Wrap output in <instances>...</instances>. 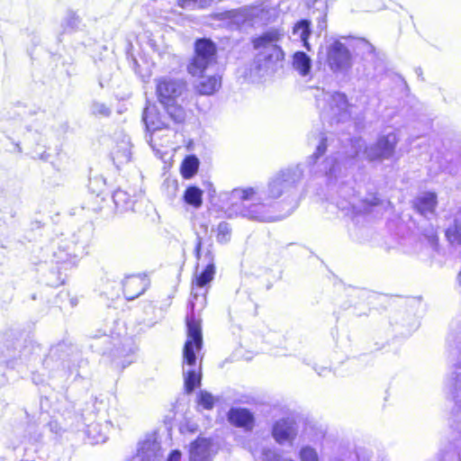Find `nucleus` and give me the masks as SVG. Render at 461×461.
I'll return each instance as SVG.
<instances>
[{
  "label": "nucleus",
  "instance_id": "nucleus-1",
  "mask_svg": "<svg viewBox=\"0 0 461 461\" xmlns=\"http://www.w3.org/2000/svg\"><path fill=\"white\" fill-rule=\"evenodd\" d=\"M333 140L328 132L312 133L309 141L315 152L305 162L281 168L271 176L264 187L233 189L230 194L229 216H242L258 221H277L290 215L299 204V186L306 176L336 180L339 172L338 158L330 156L321 160Z\"/></svg>",
  "mask_w": 461,
  "mask_h": 461
},
{
  "label": "nucleus",
  "instance_id": "nucleus-2",
  "mask_svg": "<svg viewBox=\"0 0 461 461\" xmlns=\"http://www.w3.org/2000/svg\"><path fill=\"white\" fill-rule=\"evenodd\" d=\"M194 254L197 259L206 263V267L193 281V299L189 302L191 312L186 316L187 339L183 350V375L185 388L187 393H192L195 387L199 386L202 379L201 365L197 364L196 352L202 349L203 337L200 321L195 319L194 312L197 303L203 305L205 292L199 294L198 290H202L209 284L213 279L215 274L212 252L207 249L203 258H202V238L198 234L196 236Z\"/></svg>",
  "mask_w": 461,
  "mask_h": 461
},
{
  "label": "nucleus",
  "instance_id": "nucleus-3",
  "mask_svg": "<svg viewBox=\"0 0 461 461\" xmlns=\"http://www.w3.org/2000/svg\"><path fill=\"white\" fill-rule=\"evenodd\" d=\"M87 364L77 348L66 341L52 346L42 362L51 376L63 380L82 377Z\"/></svg>",
  "mask_w": 461,
  "mask_h": 461
},
{
  "label": "nucleus",
  "instance_id": "nucleus-4",
  "mask_svg": "<svg viewBox=\"0 0 461 461\" xmlns=\"http://www.w3.org/2000/svg\"><path fill=\"white\" fill-rule=\"evenodd\" d=\"M284 37L283 29L270 28L253 39L254 49L258 50L255 64L258 70L275 71L281 66L285 53L280 43Z\"/></svg>",
  "mask_w": 461,
  "mask_h": 461
},
{
  "label": "nucleus",
  "instance_id": "nucleus-5",
  "mask_svg": "<svg viewBox=\"0 0 461 461\" xmlns=\"http://www.w3.org/2000/svg\"><path fill=\"white\" fill-rule=\"evenodd\" d=\"M399 141L395 132H389L378 137L377 140L366 146L361 138L349 140V149L346 150L341 158H355L361 152L368 161H384L392 159L395 154L396 145Z\"/></svg>",
  "mask_w": 461,
  "mask_h": 461
},
{
  "label": "nucleus",
  "instance_id": "nucleus-6",
  "mask_svg": "<svg viewBox=\"0 0 461 461\" xmlns=\"http://www.w3.org/2000/svg\"><path fill=\"white\" fill-rule=\"evenodd\" d=\"M156 82L158 100L163 105L168 117L176 123L183 122L185 119V112L178 104V99L185 90V82L169 77H162Z\"/></svg>",
  "mask_w": 461,
  "mask_h": 461
},
{
  "label": "nucleus",
  "instance_id": "nucleus-7",
  "mask_svg": "<svg viewBox=\"0 0 461 461\" xmlns=\"http://www.w3.org/2000/svg\"><path fill=\"white\" fill-rule=\"evenodd\" d=\"M89 243L88 232L79 230L70 239L60 240L54 249L52 256L56 264L66 266H76L79 257L86 254V248Z\"/></svg>",
  "mask_w": 461,
  "mask_h": 461
},
{
  "label": "nucleus",
  "instance_id": "nucleus-8",
  "mask_svg": "<svg viewBox=\"0 0 461 461\" xmlns=\"http://www.w3.org/2000/svg\"><path fill=\"white\" fill-rule=\"evenodd\" d=\"M316 104L321 110V118L330 125L344 122L349 118L347 96L339 92L321 91L316 95Z\"/></svg>",
  "mask_w": 461,
  "mask_h": 461
},
{
  "label": "nucleus",
  "instance_id": "nucleus-9",
  "mask_svg": "<svg viewBox=\"0 0 461 461\" xmlns=\"http://www.w3.org/2000/svg\"><path fill=\"white\" fill-rule=\"evenodd\" d=\"M217 62V47L207 38L194 42V54L187 65V71L193 77H203L204 72Z\"/></svg>",
  "mask_w": 461,
  "mask_h": 461
},
{
  "label": "nucleus",
  "instance_id": "nucleus-10",
  "mask_svg": "<svg viewBox=\"0 0 461 461\" xmlns=\"http://www.w3.org/2000/svg\"><path fill=\"white\" fill-rule=\"evenodd\" d=\"M390 206L391 203L389 201L379 199L375 194H368L364 198H360L354 194L348 200L338 203L340 210L346 211L347 213L351 212L353 216L371 212L381 213Z\"/></svg>",
  "mask_w": 461,
  "mask_h": 461
},
{
  "label": "nucleus",
  "instance_id": "nucleus-11",
  "mask_svg": "<svg viewBox=\"0 0 461 461\" xmlns=\"http://www.w3.org/2000/svg\"><path fill=\"white\" fill-rule=\"evenodd\" d=\"M79 418L80 420H77L76 429L81 430L85 429V433L90 444H100L106 441L112 426L109 421L104 420L102 423L99 420H95V416L93 413H89L86 418L84 415H81Z\"/></svg>",
  "mask_w": 461,
  "mask_h": 461
},
{
  "label": "nucleus",
  "instance_id": "nucleus-12",
  "mask_svg": "<svg viewBox=\"0 0 461 461\" xmlns=\"http://www.w3.org/2000/svg\"><path fill=\"white\" fill-rule=\"evenodd\" d=\"M327 61L334 72H344L351 66V55L348 48L339 40L327 46Z\"/></svg>",
  "mask_w": 461,
  "mask_h": 461
},
{
  "label": "nucleus",
  "instance_id": "nucleus-13",
  "mask_svg": "<svg viewBox=\"0 0 461 461\" xmlns=\"http://www.w3.org/2000/svg\"><path fill=\"white\" fill-rule=\"evenodd\" d=\"M297 434L298 425L290 418L279 419L272 426V436L279 445H292Z\"/></svg>",
  "mask_w": 461,
  "mask_h": 461
},
{
  "label": "nucleus",
  "instance_id": "nucleus-14",
  "mask_svg": "<svg viewBox=\"0 0 461 461\" xmlns=\"http://www.w3.org/2000/svg\"><path fill=\"white\" fill-rule=\"evenodd\" d=\"M136 351L137 345L134 339L130 337L124 338L121 345L116 347L112 352L113 362L122 368H125L135 361Z\"/></svg>",
  "mask_w": 461,
  "mask_h": 461
},
{
  "label": "nucleus",
  "instance_id": "nucleus-15",
  "mask_svg": "<svg viewBox=\"0 0 461 461\" xmlns=\"http://www.w3.org/2000/svg\"><path fill=\"white\" fill-rule=\"evenodd\" d=\"M213 445L210 438H197L190 444V461H212L214 455Z\"/></svg>",
  "mask_w": 461,
  "mask_h": 461
},
{
  "label": "nucleus",
  "instance_id": "nucleus-16",
  "mask_svg": "<svg viewBox=\"0 0 461 461\" xmlns=\"http://www.w3.org/2000/svg\"><path fill=\"white\" fill-rule=\"evenodd\" d=\"M123 294L127 300H134L142 294L149 286V281L144 276H131L122 283Z\"/></svg>",
  "mask_w": 461,
  "mask_h": 461
},
{
  "label": "nucleus",
  "instance_id": "nucleus-17",
  "mask_svg": "<svg viewBox=\"0 0 461 461\" xmlns=\"http://www.w3.org/2000/svg\"><path fill=\"white\" fill-rule=\"evenodd\" d=\"M250 26L267 24L273 22L276 16L275 8L267 5H249Z\"/></svg>",
  "mask_w": 461,
  "mask_h": 461
},
{
  "label": "nucleus",
  "instance_id": "nucleus-18",
  "mask_svg": "<svg viewBox=\"0 0 461 461\" xmlns=\"http://www.w3.org/2000/svg\"><path fill=\"white\" fill-rule=\"evenodd\" d=\"M228 420L230 424L249 431L253 429L255 419L253 413L248 409L232 407L228 412Z\"/></svg>",
  "mask_w": 461,
  "mask_h": 461
},
{
  "label": "nucleus",
  "instance_id": "nucleus-19",
  "mask_svg": "<svg viewBox=\"0 0 461 461\" xmlns=\"http://www.w3.org/2000/svg\"><path fill=\"white\" fill-rule=\"evenodd\" d=\"M138 456L141 461H161V447L156 439L148 438L140 444Z\"/></svg>",
  "mask_w": 461,
  "mask_h": 461
},
{
  "label": "nucleus",
  "instance_id": "nucleus-20",
  "mask_svg": "<svg viewBox=\"0 0 461 461\" xmlns=\"http://www.w3.org/2000/svg\"><path fill=\"white\" fill-rule=\"evenodd\" d=\"M445 386L453 398L461 395V359L451 366Z\"/></svg>",
  "mask_w": 461,
  "mask_h": 461
},
{
  "label": "nucleus",
  "instance_id": "nucleus-21",
  "mask_svg": "<svg viewBox=\"0 0 461 461\" xmlns=\"http://www.w3.org/2000/svg\"><path fill=\"white\" fill-rule=\"evenodd\" d=\"M143 121L145 122L147 131L150 132L149 140H148V142L151 148L155 149V144L153 142L157 132L164 128H168V124L165 121H162L160 118H158L157 114L149 113L148 110L144 111Z\"/></svg>",
  "mask_w": 461,
  "mask_h": 461
},
{
  "label": "nucleus",
  "instance_id": "nucleus-22",
  "mask_svg": "<svg viewBox=\"0 0 461 461\" xmlns=\"http://www.w3.org/2000/svg\"><path fill=\"white\" fill-rule=\"evenodd\" d=\"M437 204V195L435 193L427 192L418 196L415 200V208L426 218L433 215Z\"/></svg>",
  "mask_w": 461,
  "mask_h": 461
},
{
  "label": "nucleus",
  "instance_id": "nucleus-23",
  "mask_svg": "<svg viewBox=\"0 0 461 461\" xmlns=\"http://www.w3.org/2000/svg\"><path fill=\"white\" fill-rule=\"evenodd\" d=\"M135 194H131L127 190L122 188L116 189L113 194V200L116 208L121 212L133 210L135 203Z\"/></svg>",
  "mask_w": 461,
  "mask_h": 461
},
{
  "label": "nucleus",
  "instance_id": "nucleus-24",
  "mask_svg": "<svg viewBox=\"0 0 461 461\" xmlns=\"http://www.w3.org/2000/svg\"><path fill=\"white\" fill-rule=\"evenodd\" d=\"M292 67L301 77H307L312 70V59L305 52L296 51L293 55Z\"/></svg>",
  "mask_w": 461,
  "mask_h": 461
},
{
  "label": "nucleus",
  "instance_id": "nucleus-25",
  "mask_svg": "<svg viewBox=\"0 0 461 461\" xmlns=\"http://www.w3.org/2000/svg\"><path fill=\"white\" fill-rule=\"evenodd\" d=\"M221 85V77L213 75L202 78L195 87L200 95H210L215 93Z\"/></svg>",
  "mask_w": 461,
  "mask_h": 461
},
{
  "label": "nucleus",
  "instance_id": "nucleus-26",
  "mask_svg": "<svg viewBox=\"0 0 461 461\" xmlns=\"http://www.w3.org/2000/svg\"><path fill=\"white\" fill-rule=\"evenodd\" d=\"M224 18L230 20L237 25H248L250 26V16L249 5L243 6L238 9H232L226 11L223 14Z\"/></svg>",
  "mask_w": 461,
  "mask_h": 461
},
{
  "label": "nucleus",
  "instance_id": "nucleus-27",
  "mask_svg": "<svg viewBox=\"0 0 461 461\" xmlns=\"http://www.w3.org/2000/svg\"><path fill=\"white\" fill-rule=\"evenodd\" d=\"M15 216V209L0 190V226L8 225Z\"/></svg>",
  "mask_w": 461,
  "mask_h": 461
},
{
  "label": "nucleus",
  "instance_id": "nucleus-28",
  "mask_svg": "<svg viewBox=\"0 0 461 461\" xmlns=\"http://www.w3.org/2000/svg\"><path fill=\"white\" fill-rule=\"evenodd\" d=\"M311 23L308 20H301L298 22L294 27L293 33L294 36H297L302 42L303 43V46L310 50V44H309V37L311 35V28H310Z\"/></svg>",
  "mask_w": 461,
  "mask_h": 461
},
{
  "label": "nucleus",
  "instance_id": "nucleus-29",
  "mask_svg": "<svg viewBox=\"0 0 461 461\" xmlns=\"http://www.w3.org/2000/svg\"><path fill=\"white\" fill-rule=\"evenodd\" d=\"M199 167V160L194 155L187 156L182 162L181 173L184 178L193 177Z\"/></svg>",
  "mask_w": 461,
  "mask_h": 461
},
{
  "label": "nucleus",
  "instance_id": "nucleus-30",
  "mask_svg": "<svg viewBox=\"0 0 461 461\" xmlns=\"http://www.w3.org/2000/svg\"><path fill=\"white\" fill-rule=\"evenodd\" d=\"M203 192L200 188L196 186L188 187L184 194V200L186 203L194 206V208H199L202 205Z\"/></svg>",
  "mask_w": 461,
  "mask_h": 461
},
{
  "label": "nucleus",
  "instance_id": "nucleus-31",
  "mask_svg": "<svg viewBox=\"0 0 461 461\" xmlns=\"http://www.w3.org/2000/svg\"><path fill=\"white\" fill-rule=\"evenodd\" d=\"M131 146L129 142H122L113 151V158L118 164L128 163L131 160Z\"/></svg>",
  "mask_w": 461,
  "mask_h": 461
},
{
  "label": "nucleus",
  "instance_id": "nucleus-32",
  "mask_svg": "<svg viewBox=\"0 0 461 461\" xmlns=\"http://www.w3.org/2000/svg\"><path fill=\"white\" fill-rule=\"evenodd\" d=\"M81 20L78 15L73 12H68L63 22V28L65 31H75L80 25Z\"/></svg>",
  "mask_w": 461,
  "mask_h": 461
},
{
  "label": "nucleus",
  "instance_id": "nucleus-33",
  "mask_svg": "<svg viewBox=\"0 0 461 461\" xmlns=\"http://www.w3.org/2000/svg\"><path fill=\"white\" fill-rule=\"evenodd\" d=\"M231 228L228 222L221 221L217 228V240L221 243H226L230 240Z\"/></svg>",
  "mask_w": 461,
  "mask_h": 461
},
{
  "label": "nucleus",
  "instance_id": "nucleus-34",
  "mask_svg": "<svg viewBox=\"0 0 461 461\" xmlns=\"http://www.w3.org/2000/svg\"><path fill=\"white\" fill-rule=\"evenodd\" d=\"M355 50L362 56H372L375 50L373 45L365 39H358L355 43Z\"/></svg>",
  "mask_w": 461,
  "mask_h": 461
},
{
  "label": "nucleus",
  "instance_id": "nucleus-35",
  "mask_svg": "<svg viewBox=\"0 0 461 461\" xmlns=\"http://www.w3.org/2000/svg\"><path fill=\"white\" fill-rule=\"evenodd\" d=\"M90 110L95 116L108 117L111 114V109L105 104L97 101L92 103Z\"/></svg>",
  "mask_w": 461,
  "mask_h": 461
},
{
  "label": "nucleus",
  "instance_id": "nucleus-36",
  "mask_svg": "<svg viewBox=\"0 0 461 461\" xmlns=\"http://www.w3.org/2000/svg\"><path fill=\"white\" fill-rule=\"evenodd\" d=\"M446 236L451 243H456L461 246V225L455 224L446 230Z\"/></svg>",
  "mask_w": 461,
  "mask_h": 461
},
{
  "label": "nucleus",
  "instance_id": "nucleus-37",
  "mask_svg": "<svg viewBox=\"0 0 461 461\" xmlns=\"http://www.w3.org/2000/svg\"><path fill=\"white\" fill-rule=\"evenodd\" d=\"M198 403L206 410H211L214 406V397L206 391H200L198 394Z\"/></svg>",
  "mask_w": 461,
  "mask_h": 461
},
{
  "label": "nucleus",
  "instance_id": "nucleus-38",
  "mask_svg": "<svg viewBox=\"0 0 461 461\" xmlns=\"http://www.w3.org/2000/svg\"><path fill=\"white\" fill-rule=\"evenodd\" d=\"M302 461H319L318 455L315 449L311 447H304L300 451Z\"/></svg>",
  "mask_w": 461,
  "mask_h": 461
},
{
  "label": "nucleus",
  "instance_id": "nucleus-39",
  "mask_svg": "<svg viewBox=\"0 0 461 461\" xmlns=\"http://www.w3.org/2000/svg\"><path fill=\"white\" fill-rule=\"evenodd\" d=\"M6 131H9L14 134H22L24 132V126L23 125L21 121H15L14 122V128H8L6 129Z\"/></svg>",
  "mask_w": 461,
  "mask_h": 461
},
{
  "label": "nucleus",
  "instance_id": "nucleus-40",
  "mask_svg": "<svg viewBox=\"0 0 461 461\" xmlns=\"http://www.w3.org/2000/svg\"><path fill=\"white\" fill-rule=\"evenodd\" d=\"M5 365L4 361H0V387L4 386L7 383V377L5 373Z\"/></svg>",
  "mask_w": 461,
  "mask_h": 461
},
{
  "label": "nucleus",
  "instance_id": "nucleus-41",
  "mask_svg": "<svg viewBox=\"0 0 461 461\" xmlns=\"http://www.w3.org/2000/svg\"><path fill=\"white\" fill-rule=\"evenodd\" d=\"M181 452L179 450H173L169 454L167 461H179L181 459Z\"/></svg>",
  "mask_w": 461,
  "mask_h": 461
},
{
  "label": "nucleus",
  "instance_id": "nucleus-42",
  "mask_svg": "<svg viewBox=\"0 0 461 461\" xmlns=\"http://www.w3.org/2000/svg\"><path fill=\"white\" fill-rule=\"evenodd\" d=\"M32 352L31 347H24L23 349L22 355L20 356L21 362L27 360V356Z\"/></svg>",
  "mask_w": 461,
  "mask_h": 461
},
{
  "label": "nucleus",
  "instance_id": "nucleus-43",
  "mask_svg": "<svg viewBox=\"0 0 461 461\" xmlns=\"http://www.w3.org/2000/svg\"><path fill=\"white\" fill-rule=\"evenodd\" d=\"M32 380L35 384H40V383H42L43 382V379L41 377H35L33 376L32 377Z\"/></svg>",
  "mask_w": 461,
  "mask_h": 461
},
{
  "label": "nucleus",
  "instance_id": "nucleus-44",
  "mask_svg": "<svg viewBox=\"0 0 461 461\" xmlns=\"http://www.w3.org/2000/svg\"><path fill=\"white\" fill-rule=\"evenodd\" d=\"M210 2H211V0H200V1H198V3L204 4V5H208V4H210Z\"/></svg>",
  "mask_w": 461,
  "mask_h": 461
},
{
  "label": "nucleus",
  "instance_id": "nucleus-45",
  "mask_svg": "<svg viewBox=\"0 0 461 461\" xmlns=\"http://www.w3.org/2000/svg\"><path fill=\"white\" fill-rule=\"evenodd\" d=\"M457 281H458L459 285L461 286V272L457 276Z\"/></svg>",
  "mask_w": 461,
  "mask_h": 461
},
{
  "label": "nucleus",
  "instance_id": "nucleus-46",
  "mask_svg": "<svg viewBox=\"0 0 461 461\" xmlns=\"http://www.w3.org/2000/svg\"><path fill=\"white\" fill-rule=\"evenodd\" d=\"M103 339H104V342L109 341V338L107 336H104Z\"/></svg>",
  "mask_w": 461,
  "mask_h": 461
},
{
  "label": "nucleus",
  "instance_id": "nucleus-47",
  "mask_svg": "<svg viewBox=\"0 0 461 461\" xmlns=\"http://www.w3.org/2000/svg\"><path fill=\"white\" fill-rule=\"evenodd\" d=\"M16 147H17V149H18V151H19V152H21V148L19 147V145H18V144H16Z\"/></svg>",
  "mask_w": 461,
  "mask_h": 461
},
{
  "label": "nucleus",
  "instance_id": "nucleus-48",
  "mask_svg": "<svg viewBox=\"0 0 461 461\" xmlns=\"http://www.w3.org/2000/svg\"><path fill=\"white\" fill-rule=\"evenodd\" d=\"M286 461H294V460H286Z\"/></svg>",
  "mask_w": 461,
  "mask_h": 461
}]
</instances>
